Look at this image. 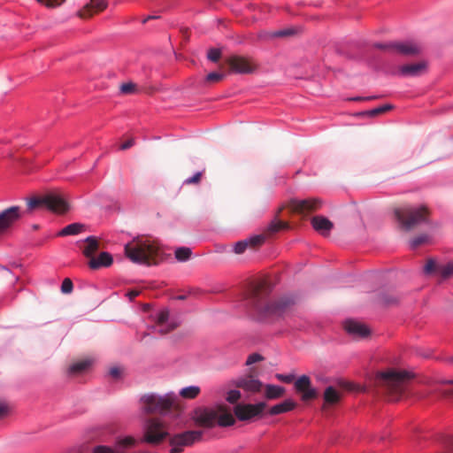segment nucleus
I'll use <instances>...</instances> for the list:
<instances>
[{"label":"nucleus","mask_w":453,"mask_h":453,"mask_svg":"<svg viewBox=\"0 0 453 453\" xmlns=\"http://www.w3.org/2000/svg\"><path fill=\"white\" fill-rule=\"evenodd\" d=\"M295 388L297 393L301 394V399L307 402L318 397V391L311 387V381L307 375L300 376L295 381Z\"/></svg>","instance_id":"15"},{"label":"nucleus","mask_w":453,"mask_h":453,"mask_svg":"<svg viewBox=\"0 0 453 453\" xmlns=\"http://www.w3.org/2000/svg\"><path fill=\"white\" fill-rule=\"evenodd\" d=\"M265 407L264 402L257 404H237L234 407V414L240 420H248L259 415Z\"/></svg>","instance_id":"16"},{"label":"nucleus","mask_w":453,"mask_h":453,"mask_svg":"<svg viewBox=\"0 0 453 453\" xmlns=\"http://www.w3.org/2000/svg\"><path fill=\"white\" fill-rule=\"evenodd\" d=\"M349 100H352V101H358V102H361V101H366V100H365V97H361V96L353 97V98H350Z\"/></svg>","instance_id":"56"},{"label":"nucleus","mask_w":453,"mask_h":453,"mask_svg":"<svg viewBox=\"0 0 453 453\" xmlns=\"http://www.w3.org/2000/svg\"><path fill=\"white\" fill-rule=\"evenodd\" d=\"M411 376L403 371L389 370L378 375V384L389 401H398L406 393Z\"/></svg>","instance_id":"2"},{"label":"nucleus","mask_w":453,"mask_h":453,"mask_svg":"<svg viewBox=\"0 0 453 453\" xmlns=\"http://www.w3.org/2000/svg\"><path fill=\"white\" fill-rule=\"evenodd\" d=\"M224 76L223 73L213 72L207 75L206 81L209 82H219L223 80Z\"/></svg>","instance_id":"45"},{"label":"nucleus","mask_w":453,"mask_h":453,"mask_svg":"<svg viewBox=\"0 0 453 453\" xmlns=\"http://www.w3.org/2000/svg\"><path fill=\"white\" fill-rule=\"evenodd\" d=\"M194 419L203 427H213L216 423L220 426H230L235 423L234 416L223 405H219L215 409H197L195 411Z\"/></svg>","instance_id":"4"},{"label":"nucleus","mask_w":453,"mask_h":453,"mask_svg":"<svg viewBox=\"0 0 453 453\" xmlns=\"http://www.w3.org/2000/svg\"><path fill=\"white\" fill-rule=\"evenodd\" d=\"M257 38L261 41H270L275 39L274 31H260L257 34Z\"/></svg>","instance_id":"44"},{"label":"nucleus","mask_w":453,"mask_h":453,"mask_svg":"<svg viewBox=\"0 0 453 453\" xmlns=\"http://www.w3.org/2000/svg\"><path fill=\"white\" fill-rule=\"evenodd\" d=\"M288 228V224L283 221H273L265 230L262 234L256 235L247 240L249 242V247L252 249H256L257 247L262 245L266 238L273 236L274 234L279 232L281 229Z\"/></svg>","instance_id":"14"},{"label":"nucleus","mask_w":453,"mask_h":453,"mask_svg":"<svg viewBox=\"0 0 453 453\" xmlns=\"http://www.w3.org/2000/svg\"><path fill=\"white\" fill-rule=\"evenodd\" d=\"M270 288L265 282L254 286L247 294L246 304L261 319L282 316L293 303L292 300L283 297L276 301H267Z\"/></svg>","instance_id":"1"},{"label":"nucleus","mask_w":453,"mask_h":453,"mask_svg":"<svg viewBox=\"0 0 453 453\" xmlns=\"http://www.w3.org/2000/svg\"><path fill=\"white\" fill-rule=\"evenodd\" d=\"M126 256L134 263L146 265H157L159 246L154 241L137 240L125 246Z\"/></svg>","instance_id":"3"},{"label":"nucleus","mask_w":453,"mask_h":453,"mask_svg":"<svg viewBox=\"0 0 453 453\" xmlns=\"http://www.w3.org/2000/svg\"><path fill=\"white\" fill-rule=\"evenodd\" d=\"M395 53L403 56L414 57L422 52V46L415 41L395 42Z\"/></svg>","instance_id":"18"},{"label":"nucleus","mask_w":453,"mask_h":453,"mask_svg":"<svg viewBox=\"0 0 453 453\" xmlns=\"http://www.w3.org/2000/svg\"><path fill=\"white\" fill-rule=\"evenodd\" d=\"M234 385L237 388H241L248 392H259L263 387V384L260 380L256 379L252 375H247L242 378H239L235 382Z\"/></svg>","instance_id":"20"},{"label":"nucleus","mask_w":453,"mask_h":453,"mask_svg":"<svg viewBox=\"0 0 453 453\" xmlns=\"http://www.w3.org/2000/svg\"><path fill=\"white\" fill-rule=\"evenodd\" d=\"M112 261V257L110 253L102 252L97 258L92 257L88 262V265L91 269H98L102 266H110Z\"/></svg>","instance_id":"24"},{"label":"nucleus","mask_w":453,"mask_h":453,"mask_svg":"<svg viewBox=\"0 0 453 453\" xmlns=\"http://www.w3.org/2000/svg\"><path fill=\"white\" fill-rule=\"evenodd\" d=\"M249 247V242L247 240L241 241L235 243L234 250L236 254L243 253L246 249Z\"/></svg>","instance_id":"43"},{"label":"nucleus","mask_w":453,"mask_h":453,"mask_svg":"<svg viewBox=\"0 0 453 453\" xmlns=\"http://www.w3.org/2000/svg\"><path fill=\"white\" fill-rule=\"evenodd\" d=\"M0 269H1L2 271H4V272H7V273H8V270H7L6 268H4V267H1Z\"/></svg>","instance_id":"59"},{"label":"nucleus","mask_w":453,"mask_h":453,"mask_svg":"<svg viewBox=\"0 0 453 453\" xmlns=\"http://www.w3.org/2000/svg\"><path fill=\"white\" fill-rule=\"evenodd\" d=\"M429 242V236L427 234H422L416 237H414L411 241V249H417L420 245L426 244Z\"/></svg>","instance_id":"35"},{"label":"nucleus","mask_w":453,"mask_h":453,"mask_svg":"<svg viewBox=\"0 0 453 453\" xmlns=\"http://www.w3.org/2000/svg\"><path fill=\"white\" fill-rule=\"evenodd\" d=\"M296 403L293 400L287 399L284 402L273 406L270 409L269 413L271 415L281 414V413L292 411L293 409L296 408Z\"/></svg>","instance_id":"25"},{"label":"nucleus","mask_w":453,"mask_h":453,"mask_svg":"<svg viewBox=\"0 0 453 453\" xmlns=\"http://www.w3.org/2000/svg\"><path fill=\"white\" fill-rule=\"evenodd\" d=\"M423 273L426 276L437 278L442 282L453 278V261L441 263L435 258H428L424 266Z\"/></svg>","instance_id":"8"},{"label":"nucleus","mask_w":453,"mask_h":453,"mask_svg":"<svg viewBox=\"0 0 453 453\" xmlns=\"http://www.w3.org/2000/svg\"><path fill=\"white\" fill-rule=\"evenodd\" d=\"M121 373H122V370H121V368H119L118 366L111 367L109 370V374L114 379H119L120 377Z\"/></svg>","instance_id":"52"},{"label":"nucleus","mask_w":453,"mask_h":453,"mask_svg":"<svg viewBox=\"0 0 453 453\" xmlns=\"http://www.w3.org/2000/svg\"><path fill=\"white\" fill-rule=\"evenodd\" d=\"M441 444V451L440 453H453V434L443 436Z\"/></svg>","instance_id":"33"},{"label":"nucleus","mask_w":453,"mask_h":453,"mask_svg":"<svg viewBox=\"0 0 453 453\" xmlns=\"http://www.w3.org/2000/svg\"><path fill=\"white\" fill-rule=\"evenodd\" d=\"M426 63L420 61L417 63L403 65L399 67L398 72L402 76L415 77L419 76L426 70Z\"/></svg>","instance_id":"19"},{"label":"nucleus","mask_w":453,"mask_h":453,"mask_svg":"<svg viewBox=\"0 0 453 453\" xmlns=\"http://www.w3.org/2000/svg\"><path fill=\"white\" fill-rule=\"evenodd\" d=\"M201 178H202V173L198 172L194 176L187 179L185 180V183L186 184H197L200 182Z\"/></svg>","instance_id":"50"},{"label":"nucleus","mask_w":453,"mask_h":453,"mask_svg":"<svg viewBox=\"0 0 453 453\" xmlns=\"http://www.w3.org/2000/svg\"><path fill=\"white\" fill-rule=\"evenodd\" d=\"M139 294L140 292L138 290H131L127 292V296L129 297L130 300H134Z\"/></svg>","instance_id":"55"},{"label":"nucleus","mask_w":453,"mask_h":453,"mask_svg":"<svg viewBox=\"0 0 453 453\" xmlns=\"http://www.w3.org/2000/svg\"><path fill=\"white\" fill-rule=\"evenodd\" d=\"M381 300L386 305H394L398 303V297L391 294L383 295Z\"/></svg>","instance_id":"38"},{"label":"nucleus","mask_w":453,"mask_h":453,"mask_svg":"<svg viewBox=\"0 0 453 453\" xmlns=\"http://www.w3.org/2000/svg\"><path fill=\"white\" fill-rule=\"evenodd\" d=\"M73 284L69 278H65L61 285V291L64 294H70L73 291Z\"/></svg>","instance_id":"39"},{"label":"nucleus","mask_w":453,"mask_h":453,"mask_svg":"<svg viewBox=\"0 0 453 453\" xmlns=\"http://www.w3.org/2000/svg\"><path fill=\"white\" fill-rule=\"evenodd\" d=\"M27 207L30 211L46 208L52 212L63 214L69 210V203L64 195L52 192L30 198L27 201Z\"/></svg>","instance_id":"6"},{"label":"nucleus","mask_w":453,"mask_h":453,"mask_svg":"<svg viewBox=\"0 0 453 453\" xmlns=\"http://www.w3.org/2000/svg\"><path fill=\"white\" fill-rule=\"evenodd\" d=\"M84 226L80 223H73L66 226H65L58 234V235L65 236V235H73L77 234L81 232Z\"/></svg>","instance_id":"30"},{"label":"nucleus","mask_w":453,"mask_h":453,"mask_svg":"<svg viewBox=\"0 0 453 453\" xmlns=\"http://www.w3.org/2000/svg\"><path fill=\"white\" fill-rule=\"evenodd\" d=\"M227 64L232 72L241 74L252 73L257 65L251 58L242 56H232L227 59Z\"/></svg>","instance_id":"12"},{"label":"nucleus","mask_w":453,"mask_h":453,"mask_svg":"<svg viewBox=\"0 0 453 453\" xmlns=\"http://www.w3.org/2000/svg\"><path fill=\"white\" fill-rule=\"evenodd\" d=\"M21 218L19 206L9 207L0 212V236L6 234Z\"/></svg>","instance_id":"13"},{"label":"nucleus","mask_w":453,"mask_h":453,"mask_svg":"<svg viewBox=\"0 0 453 453\" xmlns=\"http://www.w3.org/2000/svg\"><path fill=\"white\" fill-rule=\"evenodd\" d=\"M135 442H136V441L134 438H133L131 436H127L119 441V445H121L123 447H130V446L134 445Z\"/></svg>","instance_id":"49"},{"label":"nucleus","mask_w":453,"mask_h":453,"mask_svg":"<svg viewBox=\"0 0 453 453\" xmlns=\"http://www.w3.org/2000/svg\"><path fill=\"white\" fill-rule=\"evenodd\" d=\"M241 398V393L238 390H230L227 394L226 400L230 403H235Z\"/></svg>","instance_id":"47"},{"label":"nucleus","mask_w":453,"mask_h":453,"mask_svg":"<svg viewBox=\"0 0 453 453\" xmlns=\"http://www.w3.org/2000/svg\"><path fill=\"white\" fill-rule=\"evenodd\" d=\"M106 8V3L104 0H90L88 4H87L80 12L79 15L82 19H88L97 13L102 12Z\"/></svg>","instance_id":"22"},{"label":"nucleus","mask_w":453,"mask_h":453,"mask_svg":"<svg viewBox=\"0 0 453 453\" xmlns=\"http://www.w3.org/2000/svg\"><path fill=\"white\" fill-rule=\"evenodd\" d=\"M86 246L83 248V254L88 258L95 257L94 254L99 248L98 241L94 236H89L86 240Z\"/></svg>","instance_id":"28"},{"label":"nucleus","mask_w":453,"mask_h":453,"mask_svg":"<svg viewBox=\"0 0 453 453\" xmlns=\"http://www.w3.org/2000/svg\"><path fill=\"white\" fill-rule=\"evenodd\" d=\"M174 255H175V258L179 262H185L190 258V257L192 255V251H191L190 248L179 247L175 250Z\"/></svg>","instance_id":"31"},{"label":"nucleus","mask_w":453,"mask_h":453,"mask_svg":"<svg viewBox=\"0 0 453 453\" xmlns=\"http://www.w3.org/2000/svg\"><path fill=\"white\" fill-rule=\"evenodd\" d=\"M202 434L203 433L201 431H187L174 435L170 440V444L173 447L170 452H181L183 447L191 446L194 442L200 441Z\"/></svg>","instance_id":"10"},{"label":"nucleus","mask_w":453,"mask_h":453,"mask_svg":"<svg viewBox=\"0 0 453 453\" xmlns=\"http://www.w3.org/2000/svg\"><path fill=\"white\" fill-rule=\"evenodd\" d=\"M134 144V139H129L120 146V150H125L131 148Z\"/></svg>","instance_id":"54"},{"label":"nucleus","mask_w":453,"mask_h":453,"mask_svg":"<svg viewBox=\"0 0 453 453\" xmlns=\"http://www.w3.org/2000/svg\"><path fill=\"white\" fill-rule=\"evenodd\" d=\"M394 214L402 227L411 230L423 222H426L429 210L426 205H402L394 209Z\"/></svg>","instance_id":"5"},{"label":"nucleus","mask_w":453,"mask_h":453,"mask_svg":"<svg viewBox=\"0 0 453 453\" xmlns=\"http://www.w3.org/2000/svg\"><path fill=\"white\" fill-rule=\"evenodd\" d=\"M38 3L49 8H54L61 5L65 0H36Z\"/></svg>","instance_id":"42"},{"label":"nucleus","mask_w":453,"mask_h":453,"mask_svg":"<svg viewBox=\"0 0 453 453\" xmlns=\"http://www.w3.org/2000/svg\"><path fill=\"white\" fill-rule=\"evenodd\" d=\"M141 405L142 411L146 414H161L172 408L173 400L167 396L150 394L141 398Z\"/></svg>","instance_id":"9"},{"label":"nucleus","mask_w":453,"mask_h":453,"mask_svg":"<svg viewBox=\"0 0 453 453\" xmlns=\"http://www.w3.org/2000/svg\"><path fill=\"white\" fill-rule=\"evenodd\" d=\"M344 328L349 334L357 338H365L370 334V330L365 325L355 320L346 321Z\"/></svg>","instance_id":"21"},{"label":"nucleus","mask_w":453,"mask_h":453,"mask_svg":"<svg viewBox=\"0 0 453 453\" xmlns=\"http://www.w3.org/2000/svg\"><path fill=\"white\" fill-rule=\"evenodd\" d=\"M449 361L453 364V357H450Z\"/></svg>","instance_id":"60"},{"label":"nucleus","mask_w":453,"mask_h":453,"mask_svg":"<svg viewBox=\"0 0 453 453\" xmlns=\"http://www.w3.org/2000/svg\"><path fill=\"white\" fill-rule=\"evenodd\" d=\"M295 34V30L293 28H284L278 31H274L275 38H283L288 37Z\"/></svg>","instance_id":"41"},{"label":"nucleus","mask_w":453,"mask_h":453,"mask_svg":"<svg viewBox=\"0 0 453 453\" xmlns=\"http://www.w3.org/2000/svg\"><path fill=\"white\" fill-rule=\"evenodd\" d=\"M207 58L212 62H218L221 58L220 50L216 48L210 49L207 54Z\"/></svg>","instance_id":"37"},{"label":"nucleus","mask_w":453,"mask_h":453,"mask_svg":"<svg viewBox=\"0 0 453 453\" xmlns=\"http://www.w3.org/2000/svg\"><path fill=\"white\" fill-rule=\"evenodd\" d=\"M200 393V388L196 386H190L184 388L180 390V395L183 398L187 399H194L196 398Z\"/></svg>","instance_id":"32"},{"label":"nucleus","mask_w":453,"mask_h":453,"mask_svg":"<svg viewBox=\"0 0 453 453\" xmlns=\"http://www.w3.org/2000/svg\"><path fill=\"white\" fill-rule=\"evenodd\" d=\"M169 433L165 423L158 418H148L143 426L142 442L158 445L168 437Z\"/></svg>","instance_id":"7"},{"label":"nucleus","mask_w":453,"mask_h":453,"mask_svg":"<svg viewBox=\"0 0 453 453\" xmlns=\"http://www.w3.org/2000/svg\"><path fill=\"white\" fill-rule=\"evenodd\" d=\"M10 412V407L5 403H0V419L5 418Z\"/></svg>","instance_id":"51"},{"label":"nucleus","mask_w":453,"mask_h":453,"mask_svg":"<svg viewBox=\"0 0 453 453\" xmlns=\"http://www.w3.org/2000/svg\"><path fill=\"white\" fill-rule=\"evenodd\" d=\"M263 360V357L260 355V354H257V353H253L251 355L249 356L247 361H246V365H250L254 363H257V362H259Z\"/></svg>","instance_id":"48"},{"label":"nucleus","mask_w":453,"mask_h":453,"mask_svg":"<svg viewBox=\"0 0 453 453\" xmlns=\"http://www.w3.org/2000/svg\"><path fill=\"white\" fill-rule=\"evenodd\" d=\"M313 228L320 234L328 235L331 229L334 227L333 222L324 216H315L311 219Z\"/></svg>","instance_id":"23"},{"label":"nucleus","mask_w":453,"mask_h":453,"mask_svg":"<svg viewBox=\"0 0 453 453\" xmlns=\"http://www.w3.org/2000/svg\"><path fill=\"white\" fill-rule=\"evenodd\" d=\"M285 393V389L282 387L275 386V385H266L265 386V397L267 399H277L281 397Z\"/></svg>","instance_id":"29"},{"label":"nucleus","mask_w":453,"mask_h":453,"mask_svg":"<svg viewBox=\"0 0 453 453\" xmlns=\"http://www.w3.org/2000/svg\"><path fill=\"white\" fill-rule=\"evenodd\" d=\"M179 326V323L175 320H169V311L167 310L161 311L156 319L154 330L160 334H166Z\"/></svg>","instance_id":"17"},{"label":"nucleus","mask_w":453,"mask_h":453,"mask_svg":"<svg viewBox=\"0 0 453 453\" xmlns=\"http://www.w3.org/2000/svg\"><path fill=\"white\" fill-rule=\"evenodd\" d=\"M92 365L91 359L78 361L70 365L68 372L72 375H78L84 372Z\"/></svg>","instance_id":"27"},{"label":"nucleus","mask_w":453,"mask_h":453,"mask_svg":"<svg viewBox=\"0 0 453 453\" xmlns=\"http://www.w3.org/2000/svg\"><path fill=\"white\" fill-rule=\"evenodd\" d=\"M380 96H366V97H365V100H366V101H371V100L378 99V98H380Z\"/></svg>","instance_id":"57"},{"label":"nucleus","mask_w":453,"mask_h":453,"mask_svg":"<svg viewBox=\"0 0 453 453\" xmlns=\"http://www.w3.org/2000/svg\"><path fill=\"white\" fill-rule=\"evenodd\" d=\"M395 42H387V43H375L374 44V47L376 49H379V50H384V51H388V52H391V53H395Z\"/></svg>","instance_id":"36"},{"label":"nucleus","mask_w":453,"mask_h":453,"mask_svg":"<svg viewBox=\"0 0 453 453\" xmlns=\"http://www.w3.org/2000/svg\"><path fill=\"white\" fill-rule=\"evenodd\" d=\"M340 392L336 390L334 387H327L324 392L325 405L323 408H326L327 405L336 404L340 401Z\"/></svg>","instance_id":"26"},{"label":"nucleus","mask_w":453,"mask_h":453,"mask_svg":"<svg viewBox=\"0 0 453 453\" xmlns=\"http://www.w3.org/2000/svg\"><path fill=\"white\" fill-rule=\"evenodd\" d=\"M136 90V85L133 82L123 83L120 86V91L123 94H132Z\"/></svg>","instance_id":"40"},{"label":"nucleus","mask_w":453,"mask_h":453,"mask_svg":"<svg viewBox=\"0 0 453 453\" xmlns=\"http://www.w3.org/2000/svg\"><path fill=\"white\" fill-rule=\"evenodd\" d=\"M276 377H277L278 380H281L283 382H286V383H290L294 380V375H292V374H288V375L277 374Z\"/></svg>","instance_id":"53"},{"label":"nucleus","mask_w":453,"mask_h":453,"mask_svg":"<svg viewBox=\"0 0 453 453\" xmlns=\"http://www.w3.org/2000/svg\"><path fill=\"white\" fill-rule=\"evenodd\" d=\"M444 388L441 389V393L444 396H453V381H446Z\"/></svg>","instance_id":"46"},{"label":"nucleus","mask_w":453,"mask_h":453,"mask_svg":"<svg viewBox=\"0 0 453 453\" xmlns=\"http://www.w3.org/2000/svg\"><path fill=\"white\" fill-rule=\"evenodd\" d=\"M393 109V105L391 104H384L380 107L374 108L372 110L365 111L364 114L368 115L370 117H375L380 114L385 113L389 110Z\"/></svg>","instance_id":"34"},{"label":"nucleus","mask_w":453,"mask_h":453,"mask_svg":"<svg viewBox=\"0 0 453 453\" xmlns=\"http://www.w3.org/2000/svg\"><path fill=\"white\" fill-rule=\"evenodd\" d=\"M155 17L149 16L143 22H146L148 19H154Z\"/></svg>","instance_id":"58"},{"label":"nucleus","mask_w":453,"mask_h":453,"mask_svg":"<svg viewBox=\"0 0 453 453\" xmlns=\"http://www.w3.org/2000/svg\"><path fill=\"white\" fill-rule=\"evenodd\" d=\"M321 206L322 201L319 198L292 199L288 203V207L293 212L303 216L318 211Z\"/></svg>","instance_id":"11"}]
</instances>
